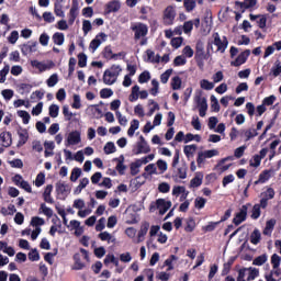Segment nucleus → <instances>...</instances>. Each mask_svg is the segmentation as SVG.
<instances>
[{"label":"nucleus","instance_id":"obj_1","mask_svg":"<svg viewBox=\"0 0 281 281\" xmlns=\"http://www.w3.org/2000/svg\"><path fill=\"white\" fill-rule=\"evenodd\" d=\"M122 74V67L113 65L110 69L104 71L103 82L104 85H115L117 77Z\"/></svg>","mask_w":281,"mask_h":281},{"label":"nucleus","instance_id":"obj_2","mask_svg":"<svg viewBox=\"0 0 281 281\" xmlns=\"http://www.w3.org/2000/svg\"><path fill=\"white\" fill-rule=\"evenodd\" d=\"M249 207H251V203L243 205L239 209V212L236 213V216L233 218L234 225H240V223L247 221V212H248Z\"/></svg>","mask_w":281,"mask_h":281},{"label":"nucleus","instance_id":"obj_3","mask_svg":"<svg viewBox=\"0 0 281 281\" xmlns=\"http://www.w3.org/2000/svg\"><path fill=\"white\" fill-rule=\"evenodd\" d=\"M177 16V12H175V8L167 7L164 11V23L165 25H172L175 23V18Z\"/></svg>","mask_w":281,"mask_h":281},{"label":"nucleus","instance_id":"obj_4","mask_svg":"<svg viewBox=\"0 0 281 281\" xmlns=\"http://www.w3.org/2000/svg\"><path fill=\"white\" fill-rule=\"evenodd\" d=\"M133 32H135L134 38L139 41V38L146 36L148 34V27L145 24L138 23L132 26Z\"/></svg>","mask_w":281,"mask_h":281},{"label":"nucleus","instance_id":"obj_5","mask_svg":"<svg viewBox=\"0 0 281 281\" xmlns=\"http://www.w3.org/2000/svg\"><path fill=\"white\" fill-rule=\"evenodd\" d=\"M156 207L159 210V214L164 216L172 207V202L166 201V199H158L156 201Z\"/></svg>","mask_w":281,"mask_h":281},{"label":"nucleus","instance_id":"obj_6","mask_svg":"<svg viewBox=\"0 0 281 281\" xmlns=\"http://www.w3.org/2000/svg\"><path fill=\"white\" fill-rule=\"evenodd\" d=\"M66 142H67L66 146H76V145L80 144V142H81L80 132H78V131L70 132L67 136Z\"/></svg>","mask_w":281,"mask_h":281},{"label":"nucleus","instance_id":"obj_7","mask_svg":"<svg viewBox=\"0 0 281 281\" xmlns=\"http://www.w3.org/2000/svg\"><path fill=\"white\" fill-rule=\"evenodd\" d=\"M150 151V146H148V143L146 142V138L144 136L139 137V142L137 143V151L136 155H147V153Z\"/></svg>","mask_w":281,"mask_h":281},{"label":"nucleus","instance_id":"obj_8","mask_svg":"<svg viewBox=\"0 0 281 281\" xmlns=\"http://www.w3.org/2000/svg\"><path fill=\"white\" fill-rule=\"evenodd\" d=\"M214 45L217 46V52H221L222 54L227 49V38L224 37V41L221 40V35L218 33H215L214 35Z\"/></svg>","mask_w":281,"mask_h":281},{"label":"nucleus","instance_id":"obj_9","mask_svg":"<svg viewBox=\"0 0 281 281\" xmlns=\"http://www.w3.org/2000/svg\"><path fill=\"white\" fill-rule=\"evenodd\" d=\"M0 146H3L4 148L12 146V134L10 132H2L0 134Z\"/></svg>","mask_w":281,"mask_h":281},{"label":"nucleus","instance_id":"obj_10","mask_svg":"<svg viewBox=\"0 0 281 281\" xmlns=\"http://www.w3.org/2000/svg\"><path fill=\"white\" fill-rule=\"evenodd\" d=\"M249 54H251L248 49L240 53L235 61H232L233 67H240V65H245L247 63V58H249Z\"/></svg>","mask_w":281,"mask_h":281},{"label":"nucleus","instance_id":"obj_11","mask_svg":"<svg viewBox=\"0 0 281 281\" xmlns=\"http://www.w3.org/2000/svg\"><path fill=\"white\" fill-rule=\"evenodd\" d=\"M77 16H78V0H72V5L69 11V20H68L69 25H74V21H76Z\"/></svg>","mask_w":281,"mask_h":281},{"label":"nucleus","instance_id":"obj_12","mask_svg":"<svg viewBox=\"0 0 281 281\" xmlns=\"http://www.w3.org/2000/svg\"><path fill=\"white\" fill-rule=\"evenodd\" d=\"M105 38H106V34L100 33L99 35L95 36L94 40L91 41L90 48L93 49V52H95V49H98L100 45H102V42L105 41Z\"/></svg>","mask_w":281,"mask_h":281},{"label":"nucleus","instance_id":"obj_13","mask_svg":"<svg viewBox=\"0 0 281 281\" xmlns=\"http://www.w3.org/2000/svg\"><path fill=\"white\" fill-rule=\"evenodd\" d=\"M195 58L199 60H205V47L201 41H199L195 45Z\"/></svg>","mask_w":281,"mask_h":281},{"label":"nucleus","instance_id":"obj_14","mask_svg":"<svg viewBox=\"0 0 281 281\" xmlns=\"http://www.w3.org/2000/svg\"><path fill=\"white\" fill-rule=\"evenodd\" d=\"M148 229H150V224L148 222H144L138 232L137 243H143L144 236L148 234Z\"/></svg>","mask_w":281,"mask_h":281},{"label":"nucleus","instance_id":"obj_15","mask_svg":"<svg viewBox=\"0 0 281 281\" xmlns=\"http://www.w3.org/2000/svg\"><path fill=\"white\" fill-rule=\"evenodd\" d=\"M38 45L37 42H33L32 44H23L21 46V52L24 56L32 54V52H36V46Z\"/></svg>","mask_w":281,"mask_h":281},{"label":"nucleus","instance_id":"obj_16","mask_svg":"<svg viewBox=\"0 0 281 281\" xmlns=\"http://www.w3.org/2000/svg\"><path fill=\"white\" fill-rule=\"evenodd\" d=\"M194 101L198 104L199 109H207V99L201 95V93L195 95Z\"/></svg>","mask_w":281,"mask_h":281},{"label":"nucleus","instance_id":"obj_17","mask_svg":"<svg viewBox=\"0 0 281 281\" xmlns=\"http://www.w3.org/2000/svg\"><path fill=\"white\" fill-rule=\"evenodd\" d=\"M196 145H186L183 147V153L186 155V157H188V159H190V157H194V153H196Z\"/></svg>","mask_w":281,"mask_h":281},{"label":"nucleus","instance_id":"obj_18","mask_svg":"<svg viewBox=\"0 0 281 281\" xmlns=\"http://www.w3.org/2000/svg\"><path fill=\"white\" fill-rule=\"evenodd\" d=\"M56 190L59 194H66L67 192H71V187H69V184H65L63 182H57Z\"/></svg>","mask_w":281,"mask_h":281},{"label":"nucleus","instance_id":"obj_19","mask_svg":"<svg viewBox=\"0 0 281 281\" xmlns=\"http://www.w3.org/2000/svg\"><path fill=\"white\" fill-rule=\"evenodd\" d=\"M256 3H258V0H244V2H236V5L244 8V10H248V8H254Z\"/></svg>","mask_w":281,"mask_h":281},{"label":"nucleus","instance_id":"obj_20","mask_svg":"<svg viewBox=\"0 0 281 281\" xmlns=\"http://www.w3.org/2000/svg\"><path fill=\"white\" fill-rule=\"evenodd\" d=\"M100 240H106V243H115V236L111 235L109 232H103L99 234Z\"/></svg>","mask_w":281,"mask_h":281},{"label":"nucleus","instance_id":"obj_21","mask_svg":"<svg viewBox=\"0 0 281 281\" xmlns=\"http://www.w3.org/2000/svg\"><path fill=\"white\" fill-rule=\"evenodd\" d=\"M106 8H108L109 13L117 12L121 8L120 1H117V0L111 1L108 3Z\"/></svg>","mask_w":281,"mask_h":281},{"label":"nucleus","instance_id":"obj_22","mask_svg":"<svg viewBox=\"0 0 281 281\" xmlns=\"http://www.w3.org/2000/svg\"><path fill=\"white\" fill-rule=\"evenodd\" d=\"M203 183V173H196V176L191 180V188H199Z\"/></svg>","mask_w":281,"mask_h":281},{"label":"nucleus","instance_id":"obj_23","mask_svg":"<svg viewBox=\"0 0 281 281\" xmlns=\"http://www.w3.org/2000/svg\"><path fill=\"white\" fill-rule=\"evenodd\" d=\"M178 177H179V179H186L188 177V165L186 162H183L178 168Z\"/></svg>","mask_w":281,"mask_h":281},{"label":"nucleus","instance_id":"obj_24","mask_svg":"<svg viewBox=\"0 0 281 281\" xmlns=\"http://www.w3.org/2000/svg\"><path fill=\"white\" fill-rule=\"evenodd\" d=\"M137 128H139V121L138 120H133L132 124L127 131V135L128 137H133V135H135V131H137Z\"/></svg>","mask_w":281,"mask_h":281},{"label":"nucleus","instance_id":"obj_25","mask_svg":"<svg viewBox=\"0 0 281 281\" xmlns=\"http://www.w3.org/2000/svg\"><path fill=\"white\" fill-rule=\"evenodd\" d=\"M260 238H261L260 231L256 228L250 235V243H252V245H258V243H260Z\"/></svg>","mask_w":281,"mask_h":281},{"label":"nucleus","instance_id":"obj_26","mask_svg":"<svg viewBox=\"0 0 281 281\" xmlns=\"http://www.w3.org/2000/svg\"><path fill=\"white\" fill-rule=\"evenodd\" d=\"M258 269L256 268H247V281L256 280L258 278Z\"/></svg>","mask_w":281,"mask_h":281},{"label":"nucleus","instance_id":"obj_27","mask_svg":"<svg viewBox=\"0 0 281 281\" xmlns=\"http://www.w3.org/2000/svg\"><path fill=\"white\" fill-rule=\"evenodd\" d=\"M54 67V61L43 63L40 61V66H37L38 71H47V69H52Z\"/></svg>","mask_w":281,"mask_h":281},{"label":"nucleus","instance_id":"obj_28","mask_svg":"<svg viewBox=\"0 0 281 281\" xmlns=\"http://www.w3.org/2000/svg\"><path fill=\"white\" fill-rule=\"evenodd\" d=\"M82 175V169L80 168H74L70 176V181L76 182L78 179H80V176Z\"/></svg>","mask_w":281,"mask_h":281},{"label":"nucleus","instance_id":"obj_29","mask_svg":"<svg viewBox=\"0 0 281 281\" xmlns=\"http://www.w3.org/2000/svg\"><path fill=\"white\" fill-rule=\"evenodd\" d=\"M156 166H157L158 170H160L159 175H164V172H166V170H168V162H166L162 159L157 160Z\"/></svg>","mask_w":281,"mask_h":281},{"label":"nucleus","instance_id":"obj_30","mask_svg":"<svg viewBox=\"0 0 281 281\" xmlns=\"http://www.w3.org/2000/svg\"><path fill=\"white\" fill-rule=\"evenodd\" d=\"M74 260H75L74 269H76L77 271H80V269H85V263L80 261V254H75Z\"/></svg>","mask_w":281,"mask_h":281},{"label":"nucleus","instance_id":"obj_31","mask_svg":"<svg viewBox=\"0 0 281 281\" xmlns=\"http://www.w3.org/2000/svg\"><path fill=\"white\" fill-rule=\"evenodd\" d=\"M53 41H54L55 45H63V43H65V34L55 33L53 35Z\"/></svg>","mask_w":281,"mask_h":281},{"label":"nucleus","instance_id":"obj_32","mask_svg":"<svg viewBox=\"0 0 281 281\" xmlns=\"http://www.w3.org/2000/svg\"><path fill=\"white\" fill-rule=\"evenodd\" d=\"M200 86L202 89H205V91H212V89H214V83L207 81V79L201 80Z\"/></svg>","mask_w":281,"mask_h":281},{"label":"nucleus","instance_id":"obj_33","mask_svg":"<svg viewBox=\"0 0 281 281\" xmlns=\"http://www.w3.org/2000/svg\"><path fill=\"white\" fill-rule=\"evenodd\" d=\"M262 199L266 201H271L276 196V191L272 188H269L266 192L261 193Z\"/></svg>","mask_w":281,"mask_h":281},{"label":"nucleus","instance_id":"obj_34","mask_svg":"<svg viewBox=\"0 0 281 281\" xmlns=\"http://www.w3.org/2000/svg\"><path fill=\"white\" fill-rule=\"evenodd\" d=\"M171 87H172L173 91L181 89V78L179 76H176L172 78Z\"/></svg>","mask_w":281,"mask_h":281},{"label":"nucleus","instance_id":"obj_35","mask_svg":"<svg viewBox=\"0 0 281 281\" xmlns=\"http://www.w3.org/2000/svg\"><path fill=\"white\" fill-rule=\"evenodd\" d=\"M265 262H267V255H261L254 259L252 265H255L257 267H262V265H265Z\"/></svg>","mask_w":281,"mask_h":281},{"label":"nucleus","instance_id":"obj_36","mask_svg":"<svg viewBox=\"0 0 281 281\" xmlns=\"http://www.w3.org/2000/svg\"><path fill=\"white\" fill-rule=\"evenodd\" d=\"M103 150L105 155H112V153H115V144L113 142L106 143Z\"/></svg>","mask_w":281,"mask_h":281},{"label":"nucleus","instance_id":"obj_37","mask_svg":"<svg viewBox=\"0 0 281 281\" xmlns=\"http://www.w3.org/2000/svg\"><path fill=\"white\" fill-rule=\"evenodd\" d=\"M10 74V66L5 65L2 70H0V83L3 85L5 82V76Z\"/></svg>","mask_w":281,"mask_h":281},{"label":"nucleus","instance_id":"obj_38","mask_svg":"<svg viewBox=\"0 0 281 281\" xmlns=\"http://www.w3.org/2000/svg\"><path fill=\"white\" fill-rule=\"evenodd\" d=\"M31 225L33 227H41L42 225H45V220H43V217L35 216L32 218Z\"/></svg>","mask_w":281,"mask_h":281},{"label":"nucleus","instance_id":"obj_39","mask_svg":"<svg viewBox=\"0 0 281 281\" xmlns=\"http://www.w3.org/2000/svg\"><path fill=\"white\" fill-rule=\"evenodd\" d=\"M29 260H31L32 262L41 260V255H38V250L32 249V251L29 252Z\"/></svg>","mask_w":281,"mask_h":281},{"label":"nucleus","instance_id":"obj_40","mask_svg":"<svg viewBox=\"0 0 281 281\" xmlns=\"http://www.w3.org/2000/svg\"><path fill=\"white\" fill-rule=\"evenodd\" d=\"M139 168H142L140 162H132L131 164V175L135 177V175H139Z\"/></svg>","mask_w":281,"mask_h":281},{"label":"nucleus","instance_id":"obj_41","mask_svg":"<svg viewBox=\"0 0 281 281\" xmlns=\"http://www.w3.org/2000/svg\"><path fill=\"white\" fill-rule=\"evenodd\" d=\"M19 117H22L23 124H30V113L27 111H18Z\"/></svg>","mask_w":281,"mask_h":281},{"label":"nucleus","instance_id":"obj_42","mask_svg":"<svg viewBox=\"0 0 281 281\" xmlns=\"http://www.w3.org/2000/svg\"><path fill=\"white\" fill-rule=\"evenodd\" d=\"M46 82L48 87H56V85H58V75H52Z\"/></svg>","mask_w":281,"mask_h":281},{"label":"nucleus","instance_id":"obj_43","mask_svg":"<svg viewBox=\"0 0 281 281\" xmlns=\"http://www.w3.org/2000/svg\"><path fill=\"white\" fill-rule=\"evenodd\" d=\"M20 140L18 143V147L24 146L27 143V132L19 133Z\"/></svg>","mask_w":281,"mask_h":281},{"label":"nucleus","instance_id":"obj_44","mask_svg":"<svg viewBox=\"0 0 281 281\" xmlns=\"http://www.w3.org/2000/svg\"><path fill=\"white\" fill-rule=\"evenodd\" d=\"M110 262L115 265V267H117V265H120V261L115 258L114 255H106V257L104 259V265H109Z\"/></svg>","mask_w":281,"mask_h":281},{"label":"nucleus","instance_id":"obj_45","mask_svg":"<svg viewBox=\"0 0 281 281\" xmlns=\"http://www.w3.org/2000/svg\"><path fill=\"white\" fill-rule=\"evenodd\" d=\"M170 76H172V69L166 70L161 76H160V81L162 85H166L168 80L170 79Z\"/></svg>","mask_w":281,"mask_h":281},{"label":"nucleus","instance_id":"obj_46","mask_svg":"<svg viewBox=\"0 0 281 281\" xmlns=\"http://www.w3.org/2000/svg\"><path fill=\"white\" fill-rule=\"evenodd\" d=\"M205 159H212V157H216L218 155V150L216 149H210L202 151Z\"/></svg>","mask_w":281,"mask_h":281},{"label":"nucleus","instance_id":"obj_47","mask_svg":"<svg viewBox=\"0 0 281 281\" xmlns=\"http://www.w3.org/2000/svg\"><path fill=\"white\" fill-rule=\"evenodd\" d=\"M148 80H150V72L148 71L142 72L138 77V82H140V85H144V82H148Z\"/></svg>","mask_w":281,"mask_h":281},{"label":"nucleus","instance_id":"obj_48","mask_svg":"<svg viewBox=\"0 0 281 281\" xmlns=\"http://www.w3.org/2000/svg\"><path fill=\"white\" fill-rule=\"evenodd\" d=\"M271 74L274 76V78H278V76L281 74L280 61H276L274 67L271 68Z\"/></svg>","mask_w":281,"mask_h":281},{"label":"nucleus","instance_id":"obj_49","mask_svg":"<svg viewBox=\"0 0 281 281\" xmlns=\"http://www.w3.org/2000/svg\"><path fill=\"white\" fill-rule=\"evenodd\" d=\"M260 161H262V157H260V155H255L254 159H251L249 164L252 168H258V166H260Z\"/></svg>","mask_w":281,"mask_h":281},{"label":"nucleus","instance_id":"obj_50","mask_svg":"<svg viewBox=\"0 0 281 281\" xmlns=\"http://www.w3.org/2000/svg\"><path fill=\"white\" fill-rule=\"evenodd\" d=\"M196 5V2L194 0H184V8L187 12H192Z\"/></svg>","mask_w":281,"mask_h":281},{"label":"nucleus","instance_id":"obj_51","mask_svg":"<svg viewBox=\"0 0 281 281\" xmlns=\"http://www.w3.org/2000/svg\"><path fill=\"white\" fill-rule=\"evenodd\" d=\"M205 203H207V200H205V198H196L195 199V207L198 210H203V207H205Z\"/></svg>","mask_w":281,"mask_h":281},{"label":"nucleus","instance_id":"obj_52","mask_svg":"<svg viewBox=\"0 0 281 281\" xmlns=\"http://www.w3.org/2000/svg\"><path fill=\"white\" fill-rule=\"evenodd\" d=\"M145 172H148V175H159V172H157V167L155 166V164H149L145 167Z\"/></svg>","mask_w":281,"mask_h":281},{"label":"nucleus","instance_id":"obj_53","mask_svg":"<svg viewBox=\"0 0 281 281\" xmlns=\"http://www.w3.org/2000/svg\"><path fill=\"white\" fill-rule=\"evenodd\" d=\"M54 12L56 16H60L61 19H65V11H63V5L55 3Z\"/></svg>","mask_w":281,"mask_h":281},{"label":"nucleus","instance_id":"obj_54","mask_svg":"<svg viewBox=\"0 0 281 281\" xmlns=\"http://www.w3.org/2000/svg\"><path fill=\"white\" fill-rule=\"evenodd\" d=\"M251 218H260V204H255L252 206V213H251Z\"/></svg>","mask_w":281,"mask_h":281},{"label":"nucleus","instance_id":"obj_55","mask_svg":"<svg viewBox=\"0 0 281 281\" xmlns=\"http://www.w3.org/2000/svg\"><path fill=\"white\" fill-rule=\"evenodd\" d=\"M8 41L11 45H14L19 41V31H13L8 37Z\"/></svg>","mask_w":281,"mask_h":281},{"label":"nucleus","instance_id":"obj_56","mask_svg":"<svg viewBox=\"0 0 281 281\" xmlns=\"http://www.w3.org/2000/svg\"><path fill=\"white\" fill-rule=\"evenodd\" d=\"M153 88L150 89V93L151 95H157V93H159V81H157V79H154L151 81Z\"/></svg>","mask_w":281,"mask_h":281},{"label":"nucleus","instance_id":"obj_57","mask_svg":"<svg viewBox=\"0 0 281 281\" xmlns=\"http://www.w3.org/2000/svg\"><path fill=\"white\" fill-rule=\"evenodd\" d=\"M78 65L80 67H87V55H85V53L78 55Z\"/></svg>","mask_w":281,"mask_h":281},{"label":"nucleus","instance_id":"obj_58","mask_svg":"<svg viewBox=\"0 0 281 281\" xmlns=\"http://www.w3.org/2000/svg\"><path fill=\"white\" fill-rule=\"evenodd\" d=\"M245 150H247V146H240V147L236 148L235 153H234L235 157L237 159H240V157H243V155H245Z\"/></svg>","mask_w":281,"mask_h":281},{"label":"nucleus","instance_id":"obj_59","mask_svg":"<svg viewBox=\"0 0 281 281\" xmlns=\"http://www.w3.org/2000/svg\"><path fill=\"white\" fill-rule=\"evenodd\" d=\"M280 261H281L280 256H278L277 254L272 255L271 263L273 266V269H278V267H280Z\"/></svg>","mask_w":281,"mask_h":281},{"label":"nucleus","instance_id":"obj_60","mask_svg":"<svg viewBox=\"0 0 281 281\" xmlns=\"http://www.w3.org/2000/svg\"><path fill=\"white\" fill-rule=\"evenodd\" d=\"M60 108H58V105L56 104H52L49 106V115L50 117H58V111H59Z\"/></svg>","mask_w":281,"mask_h":281},{"label":"nucleus","instance_id":"obj_61","mask_svg":"<svg viewBox=\"0 0 281 281\" xmlns=\"http://www.w3.org/2000/svg\"><path fill=\"white\" fill-rule=\"evenodd\" d=\"M187 60L183 56H177L173 60L175 67H181L182 65H186Z\"/></svg>","mask_w":281,"mask_h":281},{"label":"nucleus","instance_id":"obj_62","mask_svg":"<svg viewBox=\"0 0 281 281\" xmlns=\"http://www.w3.org/2000/svg\"><path fill=\"white\" fill-rule=\"evenodd\" d=\"M91 21L89 20H83V23H82V30H83V33L85 34H89V32H91Z\"/></svg>","mask_w":281,"mask_h":281},{"label":"nucleus","instance_id":"obj_63","mask_svg":"<svg viewBox=\"0 0 281 281\" xmlns=\"http://www.w3.org/2000/svg\"><path fill=\"white\" fill-rule=\"evenodd\" d=\"M2 95L4 100H12V98L14 97V91L10 89L2 90Z\"/></svg>","mask_w":281,"mask_h":281},{"label":"nucleus","instance_id":"obj_64","mask_svg":"<svg viewBox=\"0 0 281 281\" xmlns=\"http://www.w3.org/2000/svg\"><path fill=\"white\" fill-rule=\"evenodd\" d=\"M100 95L101 98H111V95H113V90L104 88L100 91Z\"/></svg>","mask_w":281,"mask_h":281}]
</instances>
